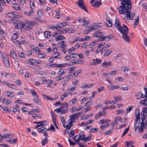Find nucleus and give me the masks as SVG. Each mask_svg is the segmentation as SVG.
I'll return each instance as SVG.
<instances>
[{"label":"nucleus","instance_id":"f257e3e1","mask_svg":"<svg viewBox=\"0 0 147 147\" xmlns=\"http://www.w3.org/2000/svg\"><path fill=\"white\" fill-rule=\"evenodd\" d=\"M126 3V2H125ZM126 4V6L123 4L122 3L121 4V6H120L118 9L119 13L121 14L125 15L126 14V16L127 19L129 20H132L134 19V16L133 15L131 16V11L132 8L131 3H125Z\"/></svg>","mask_w":147,"mask_h":147},{"label":"nucleus","instance_id":"f03ea898","mask_svg":"<svg viewBox=\"0 0 147 147\" xmlns=\"http://www.w3.org/2000/svg\"><path fill=\"white\" fill-rule=\"evenodd\" d=\"M2 57L3 63L5 66L7 67H9L10 66L8 56L6 54H2Z\"/></svg>","mask_w":147,"mask_h":147},{"label":"nucleus","instance_id":"7ed1b4c3","mask_svg":"<svg viewBox=\"0 0 147 147\" xmlns=\"http://www.w3.org/2000/svg\"><path fill=\"white\" fill-rule=\"evenodd\" d=\"M65 41L64 40L60 41L59 42V43L61 45L60 47V49L65 54L66 52L67 51L65 50V47L67 46L66 44L65 43Z\"/></svg>","mask_w":147,"mask_h":147},{"label":"nucleus","instance_id":"20e7f679","mask_svg":"<svg viewBox=\"0 0 147 147\" xmlns=\"http://www.w3.org/2000/svg\"><path fill=\"white\" fill-rule=\"evenodd\" d=\"M119 30L122 34H128L129 30L128 27L125 25L123 24Z\"/></svg>","mask_w":147,"mask_h":147},{"label":"nucleus","instance_id":"39448f33","mask_svg":"<svg viewBox=\"0 0 147 147\" xmlns=\"http://www.w3.org/2000/svg\"><path fill=\"white\" fill-rule=\"evenodd\" d=\"M76 3L80 8L84 9L87 12H88L85 6L84 5V2L83 0H78V3H77V2H76Z\"/></svg>","mask_w":147,"mask_h":147},{"label":"nucleus","instance_id":"423d86ee","mask_svg":"<svg viewBox=\"0 0 147 147\" xmlns=\"http://www.w3.org/2000/svg\"><path fill=\"white\" fill-rule=\"evenodd\" d=\"M46 127H41L38 129V131L40 133H43V136H44L49 137V136L47 132H46Z\"/></svg>","mask_w":147,"mask_h":147},{"label":"nucleus","instance_id":"0eeeda50","mask_svg":"<svg viewBox=\"0 0 147 147\" xmlns=\"http://www.w3.org/2000/svg\"><path fill=\"white\" fill-rule=\"evenodd\" d=\"M135 96L136 98L138 100L144 98V94L140 91H138L136 92Z\"/></svg>","mask_w":147,"mask_h":147},{"label":"nucleus","instance_id":"6e6552de","mask_svg":"<svg viewBox=\"0 0 147 147\" xmlns=\"http://www.w3.org/2000/svg\"><path fill=\"white\" fill-rule=\"evenodd\" d=\"M99 24V23H95L94 24L93 26L90 28V30H96L101 28V26Z\"/></svg>","mask_w":147,"mask_h":147},{"label":"nucleus","instance_id":"1a4fd4ad","mask_svg":"<svg viewBox=\"0 0 147 147\" xmlns=\"http://www.w3.org/2000/svg\"><path fill=\"white\" fill-rule=\"evenodd\" d=\"M81 113H82L78 112L71 115L69 119L74 122L76 119V118H78V115H80Z\"/></svg>","mask_w":147,"mask_h":147},{"label":"nucleus","instance_id":"9d476101","mask_svg":"<svg viewBox=\"0 0 147 147\" xmlns=\"http://www.w3.org/2000/svg\"><path fill=\"white\" fill-rule=\"evenodd\" d=\"M92 61L94 62H92L90 64V65H93L94 66L96 65L97 64L100 63L101 62V60L100 59H93Z\"/></svg>","mask_w":147,"mask_h":147},{"label":"nucleus","instance_id":"9b49d317","mask_svg":"<svg viewBox=\"0 0 147 147\" xmlns=\"http://www.w3.org/2000/svg\"><path fill=\"white\" fill-rule=\"evenodd\" d=\"M67 122H68V123L67 125H65V127L68 129H69L71 128V126L73 125L72 123L74 122V121L71 120L69 119Z\"/></svg>","mask_w":147,"mask_h":147},{"label":"nucleus","instance_id":"f8f14e48","mask_svg":"<svg viewBox=\"0 0 147 147\" xmlns=\"http://www.w3.org/2000/svg\"><path fill=\"white\" fill-rule=\"evenodd\" d=\"M102 4L100 1H96L92 4V5L93 7L97 8L102 5Z\"/></svg>","mask_w":147,"mask_h":147},{"label":"nucleus","instance_id":"ddd939ff","mask_svg":"<svg viewBox=\"0 0 147 147\" xmlns=\"http://www.w3.org/2000/svg\"><path fill=\"white\" fill-rule=\"evenodd\" d=\"M127 34H122V37L124 40L125 41H127L128 42L130 40V38Z\"/></svg>","mask_w":147,"mask_h":147},{"label":"nucleus","instance_id":"4468645a","mask_svg":"<svg viewBox=\"0 0 147 147\" xmlns=\"http://www.w3.org/2000/svg\"><path fill=\"white\" fill-rule=\"evenodd\" d=\"M112 65V63L111 62L109 61L108 62H107L106 61L103 62L102 64L101 65L102 67H103L104 66L106 68L109 66Z\"/></svg>","mask_w":147,"mask_h":147},{"label":"nucleus","instance_id":"2eb2a0df","mask_svg":"<svg viewBox=\"0 0 147 147\" xmlns=\"http://www.w3.org/2000/svg\"><path fill=\"white\" fill-rule=\"evenodd\" d=\"M35 99H34L33 100V101L37 104L39 105H41L42 104V102L39 99L38 96L37 97H35Z\"/></svg>","mask_w":147,"mask_h":147},{"label":"nucleus","instance_id":"dca6fc26","mask_svg":"<svg viewBox=\"0 0 147 147\" xmlns=\"http://www.w3.org/2000/svg\"><path fill=\"white\" fill-rule=\"evenodd\" d=\"M115 26L118 30H119V28L121 27L119 20L116 19H115Z\"/></svg>","mask_w":147,"mask_h":147},{"label":"nucleus","instance_id":"f3484780","mask_svg":"<svg viewBox=\"0 0 147 147\" xmlns=\"http://www.w3.org/2000/svg\"><path fill=\"white\" fill-rule=\"evenodd\" d=\"M6 16L9 17L16 18L17 16V15L15 14L13 12H12L10 13H7L6 14Z\"/></svg>","mask_w":147,"mask_h":147},{"label":"nucleus","instance_id":"a211bd4d","mask_svg":"<svg viewBox=\"0 0 147 147\" xmlns=\"http://www.w3.org/2000/svg\"><path fill=\"white\" fill-rule=\"evenodd\" d=\"M79 137V139L80 140L84 142H85L86 140V136L85 134H82L81 135H80Z\"/></svg>","mask_w":147,"mask_h":147},{"label":"nucleus","instance_id":"6ab92c4d","mask_svg":"<svg viewBox=\"0 0 147 147\" xmlns=\"http://www.w3.org/2000/svg\"><path fill=\"white\" fill-rule=\"evenodd\" d=\"M48 142V138L47 137H45L42 139L41 141L42 145V146H44Z\"/></svg>","mask_w":147,"mask_h":147},{"label":"nucleus","instance_id":"aec40b11","mask_svg":"<svg viewBox=\"0 0 147 147\" xmlns=\"http://www.w3.org/2000/svg\"><path fill=\"white\" fill-rule=\"evenodd\" d=\"M102 34V32L100 31V30H98L94 34L93 36L94 37H99L101 36Z\"/></svg>","mask_w":147,"mask_h":147},{"label":"nucleus","instance_id":"412c9836","mask_svg":"<svg viewBox=\"0 0 147 147\" xmlns=\"http://www.w3.org/2000/svg\"><path fill=\"white\" fill-rule=\"evenodd\" d=\"M44 35L45 38H49L51 35V33L49 31H45L44 33Z\"/></svg>","mask_w":147,"mask_h":147},{"label":"nucleus","instance_id":"4be33fe9","mask_svg":"<svg viewBox=\"0 0 147 147\" xmlns=\"http://www.w3.org/2000/svg\"><path fill=\"white\" fill-rule=\"evenodd\" d=\"M5 92L7 94V96L9 97H12L15 96V93L14 92H10L9 91H5Z\"/></svg>","mask_w":147,"mask_h":147},{"label":"nucleus","instance_id":"5701e85b","mask_svg":"<svg viewBox=\"0 0 147 147\" xmlns=\"http://www.w3.org/2000/svg\"><path fill=\"white\" fill-rule=\"evenodd\" d=\"M106 24L109 27H111L112 26V21L107 18L106 20Z\"/></svg>","mask_w":147,"mask_h":147},{"label":"nucleus","instance_id":"b1692460","mask_svg":"<svg viewBox=\"0 0 147 147\" xmlns=\"http://www.w3.org/2000/svg\"><path fill=\"white\" fill-rule=\"evenodd\" d=\"M59 118L61 119V121L64 127L65 128V125L66 123L65 119L63 117L61 116H60Z\"/></svg>","mask_w":147,"mask_h":147},{"label":"nucleus","instance_id":"393cba45","mask_svg":"<svg viewBox=\"0 0 147 147\" xmlns=\"http://www.w3.org/2000/svg\"><path fill=\"white\" fill-rule=\"evenodd\" d=\"M139 103L142 105H144L146 106H147V99L146 98L144 100H140Z\"/></svg>","mask_w":147,"mask_h":147},{"label":"nucleus","instance_id":"a878e982","mask_svg":"<svg viewBox=\"0 0 147 147\" xmlns=\"http://www.w3.org/2000/svg\"><path fill=\"white\" fill-rule=\"evenodd\" d=\"M1 3L3 6L6 5V3L4 0H0V12L3 10V8L1 6Z\"/></svg>","mask_w":147,"mask_h":147},{"label":"nucleus","instance_id":"bb28decb","mask_svg":"<svg viewBox=\"0 0 147 147\" xmlns=\"http://www.w3.org/2000/svg\"><path fill=\"white\" fill-rule=\"evenodd\" d=\"M30 92L32 96L34 98L38 96L34 89H32L31 90Z\"/></svg>","mask_w":147,"mask_h":147},{"label":"nucleus","instance_id":"cd10ccee","mask_svg":"<svg viewBox=\"0 0 147 147\" xmlns=\"http://www.w3.org/2000/svg\"><path fill=\"white\" fill-rule=\"evenodd\" d=\"M64 39H65V37L63 36L60 35L56 37L55 39L56 41H58L60 40Z\"/></svg>","mask_w":147,"mask_h":147},{"label":"nucleus","instance_id":"c85d7f7f","mask_svg":"<svg viewBox=\"0 0 147 147\" xmlns=\"http://www.w3.org/2000/svg\"><path fill=\"white\" fill-rule=\"evenodd\" d=\"M77 101V99L76 98H74L73 99H71L70 102V105H73Z\"/></svg>","mask_w":147,"mask_h":147},{"label":"nucleus","instance_id":"c756f323","mask_svg":"<svg viewBox=\"0 0 147 147\" xmlns=\"http://www.w3.org/2000/svg\"><path fill=\"white\" fill-rule=\"evenodd\" d=\"M42 96L45 98L47 100H54V99L53 98L50 97L47 95L45 94H42Z\"/></svg>","mask_w":147,"mask_h":147},{"label":"nucleus","instance_id":"7c9ffc66","mask_svg":"<svg viewBox=\"0 0 147 147\" xmlns=\"http://www.w3.org/2000/svg\"><path fill=\"white\" fill-rule=\"evenodd\" d=\"M4 83L9 88L13 89H15L14 87H13V86H15L14 84L6 83V81L4 82Z\"/></svg>","mask_w":147,"mask_h":147},{"label":"nucleus","instance_id":"2f4dec72","mask_svg":"<svg viewBox=\"0 0 147 147\" xmlns=\"http://www.w3.org/2000/svg\"><path fill=\"white\" fill-rule=\"evenodd\" d=\"M136 117L140 118V111L139 109H136L135 111Z\"/></svg>","mask_w":147,"mask_h":147},{"label":"nucleus","instance_id":"473e14b6","mask_svg":"<svg viewBox=\"0 0 147 147\" xmlns=\"http://www.w3.org/2000/svg\"><path fill=\"white\" fill-rule=\"evenodd\" d=\"M27 23L28 24V25L30 26H34L36 24V23L34 21H28Z\"/></svg>","mask_w":147,"mask_h":147},{"label":"nucleus","instance_id":"72a5a7b5","mask_svg":"<svg viewBox=\"0 0 147 147\" xmlns=\"http://www.w3.org/2000/svg\"><path fill=\"white\" fill-rule=\"evenodd\" d=\"M81 71V69H79L74 72L73 74V75L74 77H77Z\"/></svg>","mask_w":147,"mask_h":147},{"label":"nucleus","instance_id":"f704fd0d","mask_svg":"<svg viewBox=\"0 0 147 147\" xmlns=\"http://www.w3.org/2000/svg\"><path fill=\"white\" fill-rule=\"evenodd\" d=\"M120 1H122V2L121 3V4L122 3H123V5H125V6H126V4H125V2H127V3H129V1L130 2V3H131V1L130 0H119Z\"/></svg>","mask_w":147,"mask_h":147},{"label":"nucleus","instance_id":"c9c22d12","mask_svg":"<svg viewBox=\"0 0 147 147\" xmlns=\"http://www.w3.org/2000/svg\"><path fill=\"white\" fill-rule=\"evenodd\" d=\"M61 105H62V106L61 107H62L61 109H65L68 108L67 106L68 105L67 103V102H64Z\"/></svg>","mask_w":147,"mask_h":147},{"label":"nucleus","instance_id":"e433bc0d","mask_svg":"<svg viewBox=\"0 0 147 147\" xmlns=\"http://www.w3.org/2000/svg\"><path fill=\"white\" fill-rule=\"evenodd\" d=\"M37 57L39 58H45L46 56L45 53H39L38 54Z\"/></svg>","mask_w":147,"mask_h":147},{"label":"nucleus","instance_id":"4c0bfd02","mask_svg":"<svg viewBox=\"0 0 147 147\" xmlns=\"http://www.w3.org/2000/svg\"><path fill=\"white\" fill-rule=\"evenodd\" d=\"M32 117L35 119H37V118H41V117L40 116V115L38 114H34L33 115H32Z\"/></svg>","mask_w":147,"mask_h":147},{"label":"nucleus","instance_id":"58836bf2","mask_svg":"<svg viewBox=\"0 0 147 147\" xmlns=\"http://www.w3.org/2000/svg\"><path fill=\"white\" fill-rule=\"evenodd\" d=\"M16 10H20V7L16 3H14L13 4L12 6Z\"/></svg>","mask_w":147,"mask_h":147},{"label":"nucleus","instance_id":"ea45409f","mask_svg":"<svg viewBox=\"0 0 147 147\" xmlns=\"http://www.w3.org/2000/svg\"><path fill=\"white\" fill-rule=\"evenodd\" d=\"M133 107V106H129L128 107L127 109V110L126 111V115L128 114L129 112L131 111L132 110Z\"/></svg>","mask_w":147,"mask_h":147},{"label":"nucleus","instance_id":"a19ab883","mask_svg":"<svg viewBox=\"0 0 147 147\" xmlns=\"http://www.w3.org/2000/svg\"><path fill=\"white\" fill-rule=\"evenodd\" d=\"M30 9H33L35 8L34 3L31 1L30 2Z\"/></svg>","mask_w":147,"mask_h":147},{"label":"nucleus","instance_id":"79ce46f5","mask_svg":"<svg viewBox=\"0 0 147 147\" xmlns=\"http://www.w3.org/2000/svg\"><path fill=\"white\" fill-rule=\"evenodd\" d=\"M11 56L14 59L16 58L17 57L16 53L14 51L11 52Z\"/></svg>","mask_w":147,"mask_h":147},{"label":"nucleus","instance_id":"37998d69","mask_svg":"<svg viewBox=\"0 0 147 147\" xmlns=\"http://www.w3.org/2000/svg\"><path fill=\"white\" fill-rule=\"evenodd\" d=\"M123 80V78L122 77H117L115 79V82H118V81H122Z\"/></svg>","mask_w":147,"mask_h":147},{"label":"nucleus","instance_id":"c03bdc74","mask_svg":"<svg viewBox=\"0 0 147 147\" xmlns=\"http://www.w3.org/2000/svg\"><path fill=\"white\" fill-rule=\"evenodd\" d=\"M64 70L65 69H60L59 70V71L58 72V73L60 75L64 74L65 73V72L64 71Z\"/></svg>","mask_w":147,"mask_h":147},{"label":"nucleus","instance_id":"a18cd8bd","mask_svg":"<svg viewBox=\"0 0 147 147\" xmlns=\"http://www.w3.org/2000/svg\"><path fill=\"white\" fill-rule=\"evenodd\" d=\"M49 1L53 5H57L58 1L57 0H50Z\"/></svg>","mask_w":147,"mask_h":147},{"label":"nucleus","instance_id":"49530a36","mask_svg":"<svg viewBox=\"0 0 147 147\" xmlns=\"http://www.w3.org/2000/svg\"><path fill=\"white\" fill-rule=\"evenodd\" d=\"M112 51H109V50H107V51L104 54V55L107 57L109 55H110Z\"/></svg>","mask_w":147,"mask_h":147},{"label":"nucleus","instance_id":"de8ad7c7","mask_svg":"<svg viewBox=\"0 0 147 147\" xmlns=\"http://www.w3.org/2000/svg\"><path fill=\"white\" fill-rule=\"evenodd\" d=\"M129 126L127 128H126L124 130V132L121 136L122 137H123L127 134L129 129Z\"/></svg>","mask_w":147,"mask_h":147},{"label":"nucleus","instance_id":"09e8293b","mask_svg":"<svg viewBox=\"0 0 147 147\" xmlns=\"http://www.w3.org/2000/svg\"><path fill=\"white\" fill-rule=\"evenodd\" d=\"M68 108L62 109L61 110V114H63L66 113L68 111Z\"/></svg>","mask_w":147,"mask_h":147},{"label":"nucleus","instance_id":"8fccbe9b","mask_svg":"<svg viewBox=\"0 0 147 147\" xmlns=\"http://www.w3.org/2000/svg\"><path fill=\"white\" fill-rule=\"evenodd\" d=\"M89 98H90V100L88 102H87L85 104V106H86L88 105H90L91 104H92V102L91 101L92 99L90 97H89Z\"/></svg>","mask_w":147,"mask_h":147},{"label":"nucleus","instance_id":"3c124183","mask_svg":"<svg viewBox=\"0 0 147 147\" xmlns=\"http://www.w3.org/2000/svg\"><path fill=\"white\" fill-rule=\"evenodd\" d=\"M67 65L66 63H64L63 64H58V68L63 67Z\"/></svg>","mask_w":147,"mask_h":147},{"label":"nucleus","instance_id":"603ef678","mask_svg":"<svg viewBox=\"0 0 147 147\" xmlns=\"http://www.w3.org/2000/svg\"><path fill=\"white\" fill-rule=\"evenodd\" d=\"M72 77L71 75H69L66 77V78L65 80H64L66 81H68L71 78H72Z\"/></svg>","mask_w":147,"mask_h":147},{"label":"nucleus","instance_id":"864d4df0","mask_svg":"<svg viewBox=\"0 0 147 147\" xmlns=\"http://www.w3.org/2000/svg\"><path fill=\"white\" fill-rule=\"evenodd\" d=\"M107 47L106 46H105L104 47H103L101 49V54H102L103 52H105L106 51H107Z\"/></svg>","mask_w":147,"mask_h":147},{"label":"nucleus","instance_id":"5fc2aeb1","mask_svg":"<svg viewBox=\"0 0 147 147\" xmlns=\"http://www.w3.org/2000/svg\"><path fill=\"white\" fill-rule=\"evenodd\" d=\"M50 130H51L52 131L54 132L55 131V129L53 126V125L52 124H51L50 126Z\"/></svg>","mask_w":147,"mask_h":147},{"label":"nucleus","instance_id":"6e6d98bb","mask_svg":"<svg viewBox=\"0 0 147 147\" xmlns=\"http://www.w3.org/2000/svg\"><path fill=\"white\" fill-rule=\"evenodd\" d=\"M3 109L4 111L6 113H7L8 112H10V109L7 107H4Z\"/></svg>","mask_w":147,"mask_h":147},{"label":"nucleus","instance_id":"4d7b16f0","mask_svg":"<svg viewBox=\"0 0 147 147\" xmlns=\"http://www.w3.org/2000/svg\"><path fill=\"white\" fill-rule=\"evenodd\" d=\"M98 128H92L91 129L89 132H94L96 131H97V130H98Z\"/></svg>","mask_w":147,"mask_h":147},{"label":"nucleus","instance_id":"13d9d810","mask_svg":"<svg viewBox=\"0 0 147 147\" xmlns=\"http://www.w3.org/2000/svg\"><path fill=\"white\" fill-rule=\"evenodd\" d=\"M101 113V112L100 111L98 113V114H97L95 115V119L96 120H97L99 119L100 116V114Z\"/></svg>","mask_w":147,"mask_h":147},{"label":"nucleus","instance_id":"bf43d9fd","mask_svg":"<svg viewBox=\"0 0 147 147\" xmlns=\"http://www.w3.org/2000/svg\"><path fill=\"white\" fill-rule=\"evenodd\" d=\"M110 89L111 90H113L115 89H118L119 88V86H110Z\"/></svg>","mask_w":147,"mask_h":147},{"label":"nucleus","instance_id":"052dcab7","mask_svg":"<svg viewBox=\"0 0 147 147\" xmlns=\"http://www.w3.org/2000/svg\"><path fill=\"white\" fill-rule=\"evenodd\" d=\"M5 136H6L8 137H9V138H11L12 137H14V135L13 134H6Z\"/></svg>","mask_w":147,"mask_h":147},{"label":"nucleus","instance_id":"680f3d73","mask_svg":"<svg viewBox=\"0 0 147 147\" xmlns=\"http://www.w3.org/2000/svg\"><path fill=\"white\" fill-rule=\"evenodd\" d=\"M57 55L55 56V55H53L52 56V57L54 58H59L60 59L61 58L60 56L59 55V53H57Z\"/></svg>","mask_w":147,"mask_h":147},{"label":"nucleus","instance_id":"e2e57ef3","mask_svg":"<svg viewBox=\"0 0 147 147\" xmlns=\"http://www.w3.org/2000/svg\"><path fill=\"white\" fill-rule=\"evenodd\" d=\"M29 61L31 62L32 64L34 65V63H35V60L33 59H30L29 60Z\"/></svg>","mask_w":147,"mask_h":147},{"label":"nucleus","instance_id":"0e129e2a","mask_svg":"<svg viewBox=\"0 0 147 147\" xmlns=\"http://www.w3.org/2000/svg\"><path fill=\"white\" fill-rule=\"evenodd\" d=\"M62 107H60L59 108H57L54 110V111L57 113H61Z\"/></svg>","mask_w":147,"mask_h":147},{"label":"nucleus","instance_id":"69168bd1","mask_svg":"<svg viewBox=\"0 0 147 147\" xmlns=\"http://www.w3.org/2000/svg\"><path fill=\"white\" fill-rule=\"evenodd\" d=\"M92 135L91 134H90L89 135L87 138H86V141L88 142V141H89L91 138Z\"/></svg>","mask_w":147,"mask_h":147},{"label":"nucleus","instance_id":"338daca9","mask_svg":"<svg viewBox=\"0 0 147 147\" xmlns=\"http://www.w3.org/2000/svg\"><path fill=\"white\" fill-rule=\"evenodd\" d=\"M37 14L39 16H42L43 15L42 11L41 10H38L37 12Z\"/></svg>","mask_w":147,"mask_h":147},{"label":"nucleus","instance_id":"774afa93","mask_svg":"<svg viewBox=\"0 0 147 147\" xmlns=\"http://www.w3.org/2000/svg\"><path fill=\"white\" fill-rule=\"evenodd\" d=\"M144 90L145 91V95L144 94V98H147V88H144Z\"/></svg>","mask_w":147,"mask_h":147}]
</instances>
